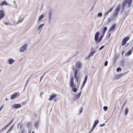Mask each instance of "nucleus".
<instances>
[{"instance_id": "2f4dec72", "label": "nucleus", "mask_w": 133, "mask_h": 133, "mask_svg": "<svg viewBox=\"0 0 133 133\" xmlns=\"http://www.w3.org/2000/svg\"><path fill=\"white\" fill-rule=\"evenodd\" d=\"M121 68L119 67L117 68L116 69V71L118 72L121 71Z\"/></svg>"}, {"instance_id": "a878e982", "label": "nucleus", "mask_w": 133, "mask_h": 133, "mask_svg": "<svg viewBox=\"0 0 133 133\" xmlns=\"http://www.w3.org/2000/svg\"><path fill=\"white\" fill-rule=\"evenodd\" d=\"M132 50H131L128 51L127 53L126 54V55H130L132 53Z\"/></svg>"}, {"instance_id": "338daca9", "label": "nucleus", "mask_w": 133, "mask_h": 133, "mask_svg": "<svg viewBox=\"0 0 133 133\" xmlns=\"http://www.w3.org/2000/svg\"><path fill=\"white\" fill-rule=\"evenodd\" d=\"M29 133H31V132L30 131L29 132Z\"/></svg>"}, {"instance_id": "4be33fe9", "label": "nucleus", "mask_w": 133, "mask_h": 133, "mask_svg": "<svg viewBox=\"0 0 133 133\" xmlns=\"http://www.w3.org/2000/svg\"><path fill=\"white\" fill-rule=\"evenodd\" d=\"M107 29V27H104L102 30V34H105V32L106 31Z\"/></svg>"}, {"instance_id": "473e14b6", "label": "nucleus", "mask_w": 133, "mask_h": 133, "mask_svg": "<svg viewBox=\"0 0 133 133\" xmlns=\"http://www.w3.org/2000/svg\"><path fill=\"white\" fill-rule=\"evenodd\" d=\"M103 109L104 111H106L107 110L108 107L107 106H105L103 107Z\"/></svg>"}, {"instance_id": "1a4fd4ad", "label": "nucleus", "mask_w": 133, "mask_h": 133, "mask_svg": "<svg viewBox=\"0 0 133 133\" xmlns=\"http://www.w3.org/2000/svg\"><path fill=\"white\" fill-rule=\"evenodd\" d=\"M82 93V91H80V92L77 94H75L74 95V97L75 99H78L80 98Z\"/></svg>"}, {"instance_id": "a19ab883", "label": "nucleus", "mask_w": 133, "mask_h": 133, "mask_svg": "<svg viewBox=\"0 0 133 133\" xmlns=\"http://www.w3.org/2000/svg\"><path fill=\"white\" fill-rule=\"evenodd\" d=\"M95 7L94 6H92V7L91 8L90 10H89V12H91L93 10Z\"/></svg>"}, {"instance_id": "20e7f679", "label": "nucleus", "mask_w": 133, "mask_h": 133, "mask_svg": "<svg viewBox=\"0 0 133 133\" xmlns=\"http://www.w3.org/2000/svg\"><path fill=\"white\" fill-rule=\"evenodd\" d=\"M72 68L74 70V78L76 79V82L78 83V82L79 77L77 76L78 71V69H76L74 68V66L72 67Z\"/></svg>"}, {"instance_id": "09e8293b", "label": "nucleus", "mask_w": 133, "mask_h": 133, "mask_svg": "<svg viewBox=\"0 0 133 133\" xmlns=\"http://www.w3.org/2000/svg\"><path fill=\"white\" fill-rule=\"evenodd\" d=\"M111 18H109L108 19V23H109L111 21Z\"/></svg>"}, {"instance_id": "6e6552de", "label": "nucleus", "mask_w": 133, "mask_h": 133, "mask_svg": "<svg viewBox=\"0 0 133 133\" xmlns=\"http://www.w3.org/2000/svg\"><path fill=\"white\" fill-rule=\"evenodd\" d=\"M18 95V96H19V94L18 93H16L12 94L11 96V99H13L16 98L17 97Z\"/></svg>"}, {"instance_id": "5701e85b", "label": "nucleus", "mask_w": 133, "mask_h": 133, "mask_svg": "<svg viewBox=\"0 0 133 133\" xmlns=\"http://www.w3.org/2000/svg\"><path fill=\"white\" fill-rule=\"evenodd\" d=\"M88 78V76L86 75L85 77L83 83L85 84L87 82V81Z\"/></svg>"}, {"instance_id": "393cba45", "label": "nucleus", "mask_w": 133, "mask_h": 133, "mask_svg": "<svg viewBox=\"0 0 133 133\" xmlns=\"http://www.w3.org/2000/svg\"><path fill=\"white\" fill-rule=\"evenodd\" d=\"M129 111V108H126L125 110V115H127L128 114Z\"/></svg>"}, {"instance_id": "5fc2aeb1", "label": "nucleus", "mask_w": 133, "mask_h": 133, "mask_svg": "<svg viewBox=\"0 0 133 133\" xmlns=\"http://www.w3.org/2000/svg\"><path fill=\"white\" fill-rule=\"evenodd\" d=\"M124 51H123L122 52V55H123V53H124Z\"/></svg>"}, {"instance_id": "9d476101", "label": "nucleus", "mask_w": 133, "mask_h": 133, "mask_svg": "<svg viewBox=\"0 0 133 133\" xmlns=\"http://www.w3.org/2000/svg\"><path fill=\"white\" fill-rule=\"evenodd\" d=\"M13 120H12L11 121H10L8 124L7 125H6L4 127L2 128L0 130V132H1L5 130L8 127L10 124L12 122Z\"/></svg>"}, {"instance_id": "f03ea898", "label": "nucleus", "mask_w": 133, "mask_h": 133, "mask_svg": "<svg viewBox=\"0 0 133 133\" xmlns=\"http://www.w3.org/2000/svg\"><path fill=\"white\" fill-rule=\"evenodd\" d=\"M74 78L73 77L71 78L70 80V86L71 88V90L74 92H77L78 89L76 87L75 85L74 84Z\"/></svg>"}, {"instance_id": "423d86ee", "label": "nucleus", "mask_w": 133, "mask_h": 133, "mask_svg": "<svg viewBox=\"0 0 133 133\" xmlns=\"http://www.w3.org/2000/svg\"><path fill=\"white\" fill-rule=\"evenodd\" d=\"M28 44L26 43L23 45L20 49L19 51L21 52H24L27 49L28 46Z\"/></svg>"}, {"instance_id": "c85d7f7f", "label": "nucleus", "mask_w": 133, "mask_h": 133, "mask_svg": "<svg viewBox=\"0 0 133 133\" xmlns=\"http://www.w3.org/2000/svg\"><path fill=\"white\" fill-rule=\"evenodd\" d=\"M31 77V76L30 77V78L27 80V81H26V83H25V86H24V88L25 87H26L27 85V84L29 83V80L30 79V78Z\"/></svg>"}, {"instance_id": "0eeeda50", "label": "nucleus", "mask_w": 133, "mask_h": 133, "mask_svg": "<svg viewBox=\"0 0 133 133\" xmlns=\"http://www.w3.org/2000/svg\"><path fill=\"white\" fill-rule=\"evenodd\" d=\"M129 39V36H127L124 38L123 40L122 44V46L124 45L128 41Z\"/></svg>"}, {"instance_id": "13d9d810", "label": "nucleus", "mask_w": 133, "mask_h": 133, "mask_svg": "<svg viewBox=\"0 0 133 133\" xmlns=\"http://www.w3.org/2000/svg\"><path fill=\"white\" fill-rule=\"evenodd\" d=\"M45 73V72L44 74V75L42 76V77H41V78H42H42L43 77V75H44V74Z\"/></svg>"}, {"instance_id": "052dcab7", "label": "nucleus", "mask_w": 133, "mask_h": 133, "mask_svg": "<svg viewBox=\"0 0 133 133\" xmlns=\"http://www.w3.org/2000/svg\"><path fill=\"white\" fill-rule=\"evenodd\" d=\"M42 78H40V81H39V82H41V81L42 79Z\"/></svg>"}, {"instance_id": "cd10ccee", "label": "nucleus", "mask_w": 133, "mask_h": 133, "mask_svg": "<svg viewBox=\"0 0 133 133\" xmlns=\"http://www.w3.org/2000/svg\"><path fill=\"white\" fill-rule=\"evenodd\" d=\"M108 14V12H105L104 14V19H105L107 17Z\"/></svg>"}, {"instance_id": "8fccbe9b", "label": "nucleus", "mask_w": 133, "mask_h": 133, "mask_svg": "<svg viewBox=\"0 0 133 133\" xmlns=\"http://www.w3.org/2000/svg\"><path fill=\"white\" fill-rule=\"evenodd\" d=\"M82 111H83V108H81L79 111V114L81 113L82 112Z\"/></svg>"}, {"instance_id": "de8ad7c7", "label": "nucleus", "mask_w": 133, "mask_h": 133, "mask_svg": "<svg viewBox=\"0 0 133 133\" xmlns=\"http://www.w3.org/2000/svg\"><path fill=\"white\" fill-rule=\"evenodd\" d=\"M31 125V123H28L26 125V126L27 127H30V125Z\"/></svg>"}, {"instance_id": "4c0bfd02", "label": "nucleus", "mask_w": 133, "mask_h": 133, "mask_svg": "<svg viewBox=\"0 0 133 133\" xmlns=\"http://www.w3.org/2000/svg\"><path fill=\"white\" fill-rule=\"evenodd\" d=\"M126 103V102H124V103L123 104V106H122V108H121V110H122L123 109V108L124 107V106L125 105V104Z\"/></svg>"}, {"instance_id": "680f3d73", "label": "nucleus", "mask_w": 133, "mask_h": 133, "mask_svg": "<svg viewBox=\"0 0 133 133\" xmlns=\"http://www.w3.org/2000/svg\"><path fill=\"white\" fill-rule=\"evenodd\" d=\"M8 100V98H6L5 99V101H7Z\"/></svg>"}, {"instance_id": "a18cd8bd", "label": "nucleus", "mask_w": 133, "mask_h": 133, "mask_svg": "<svg viewBox=\"0 0 133 133\" xmlns=\"http://www.w3.org/2000/svg\"><path fill=\"white\" fill-rule=\"evenodd\" d=\"M108 32V38H109L110 36V35H111V33L110 32Z\"/></svg>"}, {"instance_id": "69168bd1", "label": "nucleus", "mask_w": 133, "mask_h": 133, "mask_svg": "<svg viewBox=\"0 0 133 133\" xmlns=\"http://www.w3.org/2000/svg\"><path fill=\"white\" fill-rule=\"evenodd\" d=\"M32 133H34V131H32Z\"/></svg>"}, {"instance_id": "a211bd4d", "label": "nucleus", "mask_w": 133, "mask_h": 133, "mask_svg": "<svg viewBox=\"0 0 133 133\" xmlns=\"http://www.w3.org/2000/svg\"><path fill=\"white\" fill-rule=\"evenodd\" d=\"M8 3L5 1H4L0 3V6H3L4 5H7Z\"/></svg>"}, {"instance_id": "c9c22d12", "label": "nucleus", "mask_w": 133, "mask_h": 133, "mask_svg": "<svg viewBox=\"0 0 133 133\" xmlns=\"http://www.w3.org/2000/svg\"><path fill=\"white\" fill-rule=\"evenodd\" d=\"M95 127L92 126L90 131L89 132V133H91L94 130V129H95Z\"/></svg>"}, {"instance_id": "72a5a7b5", "label": "nucleus", "mask_w": 133, "mask_h": 133, "mask_svg": "<svg viewBox=\"0 0 133 133\" xmlns=\"http://www.w3.org/2000/svg\"><path fill=\"white\" fill-rule=\"evenodd\" d=\"M85 84L83 83L82 84V85L81 88H80V91L81 90L82 91V89L83 88V87H84Z\"/></svg>"}, {"instance_id": "0e129e2a", "label": "nucleus", "mask_w": 133, "mask_h": 133, "mask_svg": "<svg viewBox=\"0 0 133 133\" xmlns=\"http://www.w3.org/2000/svg\"><path fill=\"white\" fill-rule=\"evenodd\" d=\"M127 15V12H126V16Z\"/></svg>"}, {"instance_id": "dca6fc26", "label": "nucleus", "mask_w": 133, "mask_h": 133, "mask_svg": "<svg viewBox=\"0 0 133 133\" xmlns=\"http://www.w3.org/2000/svg\"><path fill=\"white\" fill-rule=\"evenodd\" d=\"M95 51H93L92 50V48H91V52L90 53L89 56V57H90L91 56H92L95 53Z\"/></svg>"}, {"instance_id": "bb28decb", "label": "nucleus", "mask_w": 133, "mask_h": 133, "mask_svg": "<svg viewBox=\"0 0 133 133\" xmlns=\"http://www.w3.org/2000/svg\"><path fill=\"white\" fill-rule=\"evenodd\" d=\"M44 17V15H41L39 17L38 19L39 21L41 20Z\"/></svg>"}, {"instance_id": "ddd939ff", "label": "nucleus", "mask_w": 133, "mask_h": 133, "mask_svg": "<svg viewBox=\"0 0 133 133\" xmlns=\"http://www.w3.org/2000/svg\"><path fill=\"white\" fill-rule=\"evenodd\" d=\"M21 107V104H16L14 105L13 108L14 109H17L20 108Z\"/></svg>"}, {"instance_id": "6e6d98bb", "label": "nucleus", "mask_w": 133, "mask_h": 133, "mask_svg": "<svg viewBox=\"0 0 133 133\" xmlns=\"http://www.w3.org/2000/svg\"><path fill=\"white\" fill-rule=\"evenodd\" d=\"M94 50H93V51H95V52H96V49L95 48L94 49H93Z\"/></svg>"}, {"instance_id": "aec40b11", "label": "nucleus", "mask_w": 133, "mask_h": 133, "mask_svg": "<svg viewBox=\"0 0 133 133\" xmlns=\"http://www.w3.org/2000/svg\"><path fill=\"white\" fill-rule=\"evenodd\" d=\"M44 25V24H43L41 25H39L38 27V29H37V30H40L39 33L41 31V30L42 29H41V28H42Z\"/></svg>"}, {"instance_id": "b1692460", "label": "nucleus", "mask_w": 133, "mask_h": 133, "mask_svg": "<svg viewBox=\"0 0 133 133\" xmlns=\"http://www.w3.org/2000/svg\"><path fill=\"white\" fill-rule=\"evenodd\" d=\"M39 122L38 121L34 123V126L36 128H38V125L39 124Z\"/></svg>"}, {"instance_id": "864d4df0", "label": "nucleus", "mask_w": 133, "mask_h": 133, "mask_svg": "<svg viewBox=\"0 0 133 133\" xmlns=\"http://www.w3.org/2000/svg\"><path fill=\"white\" fill-rule=\"evenodd\" d=\"M42 94H43V93L42 92H41L40 93V97H42Z\"/></svg>"}, {"instance_id": "f704fd0d", "label": "nucleus", "mask_w": 133, "mask_h": 133, "mask_svg": "<svg viewBox=\"0 0 133 133\" xmlns=\"http://www.w3.org/2000/svg\"><path fill=\"white\" fill-rule=\"evenodd\" d=\"M125 61L124 60H122L120 64L122 66H123L124 63Z\"/></svg>"}, {"instance_id": "c756f323", "label": "nucleus", "mask_w": 133, "mask_h": 133, "mask_svg": "<svg viewBox=\"0 0 133 133\" xmlns=\"http://www.w3.org/2000/svg\"><path fill=\"white\" fill-rule=\"evenodd\" d=\"M102 12H99L97 14V16L98 17H101L102 16Z\"/></svg>"}, {"instance_id": "3c124183", "label": "nucleus", "mask_w": 133, "mask_h": 133, "mask_svg": "<svg viewBox=\"0 0 133 133\" xmlns=\"http://www.w3.org/2000/svg\"><path fill=\"white\" fill-rule=\"evenodd\" d=\"M3 107H4V106L2 105L0 108V112L1 110L3 108Z\"/></svg>"}, {"instance_id": "412c9836", "label": "nucleus", "mask_w": 133, "mask_h": 133, "mask_svg": "<svg viewBox=\"0 0 133 133\" xmlns=\"http://www.w3.org/2000/svg\"><path fill=\"white\" fill-rule=\"evenodd\" d=\"M99 121L98 120H96L94 124L93 125V127L95 128L97 124L98 123Z\"/></svg>"}, {"instance_id": "2eb2a0df", "label": "nucleus", "mask_w": 133, "mask_h": 133, "mask_svg": "<svg viewBox=\"0 0 133 133\" xmlns=\"http://www.w3.org/2000/svg\"><path fill=\"white\" fill-rule=\"evenodd\" d=\"M15 61L13 59L10 58L8 60V62L10 65H11L14 63Z\"/></svg>"}, {"instance_id": "f3484780", "label": "nucleus", "mask_w": 133, "mask_h": 133, "mask_svg": "<svg viewBox=\"0 0 133 133\" xmlns=\"http://www.w3.org/2000/svg\"><path fill=\"white\" fill-rule=\"evenodd\" d=\"M56 95L55 94H54L52 95H51L49 98V101H52L53 98L56 97Z\"/></svg>"}, {"instance_id": "9b49d317", "label": "nucleus", "mask_w": 133, "mask_h": 133, "mask_svg": "<svg viewBox=\"0 0 133 133\" xmlns=\"http://www.w3.org/2000/svg\"><path fill=\"white\" fill-rule=\"evenodd\" d=\"M82 66V64L80 62H77L76 64L75 67L79 69H81Z\"/></svg>"}, {"instance_id": "49530a36", "label": "nucleus", "mask_w": 133, "mask_h": 133, "mask_svg": "<svg viewBox=\"0 0 133 133\" xmlns=\"http://www.w3.org/2000/svg\"><path fill=\"white\" fill-rule=\"evenodd\" d=\"M105 125V124L103 123V124H100L99 125V127H102L104 126Z\"/></svg>"}, {"instance_id": "58836bf2", "label": "nucleus", "mask_w": 133, "mask_h": 133, "mask_svg": "<svg viewBox=\"0 0 133 133\" xmlns=\"http://www.w3.org/2000/svg\"><path fill=\"white\" fill-rule=\"evenodd\" d=\"M104 45H102V46L99 49V50H100L102 49H103L104 48Z\"/></svg>"}, {"instance_id": "f8f14e48", "label": "nucleus", "mask_w": 133, "mask_h": 133, "mask_svg": "<svg viewBox=\"0 0 133 133\" xmlns=\"http://www.w3.org/2000/svg\"><path fill=\"white\" fill-rule=\"evenodd\" d=\"M123 74H121L118 75H116L114 76V80H117L120 78L122 75Z\"/></svg>"}, {"instance_id": "e433bc0d", "label": "nucleus", "mask_w": 133, "mask_h": 133, "mask_svg": "<svg viewBox=\"0 0 133 133\" xmlns=\"http://www.w3.org/2000/svg\"><path fill=\"white\" fill-rule=\"evenodd\" d=\"M122 10V13H123V12H124V7H123L121 6V9Z\"/></svg>"}, {"instance_id": "37998d69", "label": "nucleus", "mask_w": 133, "mask_h": 133, "mask_svg": "<svg viewBox=\"0 0 133 133\" xmlns=\"http://www.w3.org/2000/svg\"><path fill=\"white\" fill-rule=\"evenodd\" d=\"M13 127L12 126L8 130L7 133L9 132L10 130H12V128Z\"/></svg>"}, {"instance_id": "774afa93", "label": "nucleus", "mask_w": 133, "mask_h": 133, "mask_svg": "<svg viewBox=\"0 0 133 133\" xmlns=\"http://www.w3.org/2000/svg\"><path fill=\"white\" fill-rule=\"evenodd\" d=\"M132 49H133V47H132Z\"/></svg>"}, {"instance_id": "4468645a", "label": "nucleus", "mask_w": 133, "mask_h": 133, "mask_svg": "<svg viewBox=\"0 0 133 133\" xmlns=\"http://www.w3.org/2000/svg\"><path fill=\"white\" fill-rule=\"evenodd\" d=\"M116 25L115 24H113L109 29L108 32L113 31L115 28Z\"/></svg>"}, {"instance_id": "4d7b16f0", "label": "nucleus", "mask_w": 133, "mask_h": 133, "mask_svg": "<svg viewBox=\"0 0 133 133\" xmlns=\"http://www.w3.org/2000/svg\"><path fill=\"white\" fill-rule=\"evenodd\" d=\"M96 3V2H95L94 4V5L93 6H94V7H95V5Z\"/></svg>"}, {"instance_id": "bf43d9fd", "label": "nucleus", "mask_w": 133, "mask_h": 133, "mask_svg": "<svg viewBox=\"0 0 133 133\" xmlns=\"http://www.w3.org/2000/svg\"><path fill=\"white\" fill-rule=\"evenodd\" d=\"M116 58H115V60L114 61V62H116Z\"/></svg>"}, {"instance_id": "603ef678", "label": "nucleus", "mask_w": 133, "mask_h": 133, "mask_svg": "<svg viewBox=\"0 0 133 133\" xmlns=\"http://www.w3.org/2000/svg\"><path fill=\"white\" fill-rule=\"evenodd\" d=\"M5 24L6 25H9V23H8L7 22H6L5 23Z\"/></svg>"}, {"instance_id": "ea45409f", "label": "nucleus", "mask_w": 133, "mask_h": 133, "mask_svg": "<svg viewBox=\"0 0 133 133\" xmlns=\"http://www.w3.org/2000/svg\"><path fill=\"white\" fill-rule=\"evenodd\" d=\"M108 64V62L107 61H106L104 64V66H107Z\"/></svg>"}, {"instance_id": "39448f33", "label": "nucleus", "mask_w": 133, "mask_h": 133, "mask_svg": "<svg viewBox=\"0 0 133 133\" xmlns=\"http://www.w3.org/2000/svg\"><path fill=\"white\" fill-rule=\"evenodd\" d=\"M53 11L51 9H50L48 11V17L49 19V23L51 21V18L53 14Z\"/></svg>"}, {"instance_id": "f257e3e1", "label": "nucleus", "mask_w": 133, "mask_h": 133, "mask_svg": "<svg viewBox=\"0 0 133 133\" xmlns=\"http://www.w3.org/2000/svg\"><path fill=\"white\" fill-rule=\"evenodd\" d=\"M99 32L98 31L96 33L94 36V39L96 44H97L98 43L100 42L103 39L104 34H102V35L99 38Z\"/></svg>"}, {"instance_id": "c03bdc74", "label": "nucleus", "mask_w": 133, "mask_h": 133, "mask_svg": "<svg viewBox=\"0 0 133 133\" xmlns=\"http://www.w3.org/2000/svg\"><path fill=\"white\" fill-rule=\"evenodd\" d=\"M118 13L115 11V13L113 14L114 16H116L118 14Z\"/></svg>"}, {"instance_id": "6ab92c4d", "label": "nucleus", "mask_w": 133, "mask_h": 133, "mask_svg": "<svg viewBox=\"0 0 133 133\" xmlns=\"http://www.w3.org/2000/svg\"><path fill=\"white\" fill-rule=\"evenodd\" d=\"M121 5L120 4H119L118 5L115 9V12L119 13L121 7Z\"/></svg>"}, {"instance_id": "7c9ffc66", "label": "nucleus", "mask_w": 133, "mask_h": 133, "mask_svg": "<svg viewBox=\"0 0 133 133\" xmlns=\"http://www.w3.org/2000/svg\"><path fill=\"white\" fill-rule=\"evenodd\" d=\"M24 17H23L21 19H19L18 20V23H20L23 20Z\"/></svg>"}, {"instance_id": "7ed1b4c3", "label": "nucleus", "mask_w": 133, "mask_h": 133, "mask_svg": "<svg viewBox=\"0 0 133 133\" xmlns=\"http://www.w3.org/2000/svg\"><path fill=\"white\" fill-rule=\"evenodd\" d=\"M132 0H125L123 1L122 4V7H124L126 5V4L127 3L128 4L129 7L131 6V4L132 3Z\"/></svg>"}, {"instance_id": "e2e57ef3", "label": "nucleus", "mask_w": 133, "mask_h": 133, "mask_svg": "<svg viewBox=\"0 0 133 133\" xmlns=\"http://www.w3.org/2000/svg\"><path fill=\"white\" fill-rule=\"evenodd\" d=\"M1 70L0 69V73L1 72Z\"/></svg>"}, {"instance_id": "79ce46f5", "label": "nucleus", "mask_w": 133, "mask_h": 133, "mask_svg": "<svg viewBox=\"0 0 133 133\" xmlns=\"http://www.w3.org/2000/svg\"><path fill=\"white\" fill-rule=\"evenodd\" d=\"M113 8H111L107 12H108V13L109 14V13L111 12Z\"/></svg>"}]
</instances>
